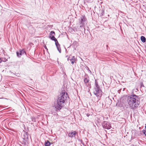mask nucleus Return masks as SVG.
Returning a JSON list of instances; mask_svg holds the SVG:
<instances>
[{"mask_svg": "<svg viewBox=\"0 0 146 146\" xmlns=\"http://www.w3.org/2000/svg\"><path fill=\"white\" fill-rule=\"evenodd\" d=\"M127 102L129 108L133 110L137 109L140 103L138 100V96L135 94L129 96Z\"/></svg>", "mask_w": 146, "mask_h": 146, "instance_id": "nucleus-1", "label": "nucleus"}, {"mask_svg": "<svg viewBox=\"0 0 146 146\" xmlns=\"http://www.w3.org/2000/svg\"><path fill=\"white\" fill-rule=\"evenodd\" d=\"M65 92H62L60 94L58 98L57 105L55 106V108L56 111L60 110L64 106L66 101Z\"/></svg>", "mask_w": 146, "mask_h": 146, "instance_id": "nucleus-2", "label": "nucleus"}, {"mask_svg": "<svg viewBox=\"0 0 146 146\" xmlns=\"http://www.w3.org/2000/svg\"><path fill=\"white\" fill-rule=\"evenodd\" d=\"M86 18L85 16H82L80 17L79 20L80 27L78 29H77V31H80L82 32L85 31V24L86 23Z\"/></svg>", "mask_w": 146, "mask_h": 146, "instance_id": "nucleus-3", "label": "nucleus"}, {"mask_svg": "<svg viewBox=\"0 0 146 146\" xmlns=\"http://www.w3.org/2000/svg\"><path fill=\"white\" fill-rule=\"evenodd\" d=\"M49 38L52 40L54 41L55 42V45L56 46L57 49L59 52L60 53L61 52V49L60 48V45L58 43L57 40L56 38L53 35L52 36H49Z\"/></svg>", "mask_w": 146, "mask_h": 146, "instance_id": "nucleus-4", "label": "nucleus"}, {"mask_svg": "<svg viewBox=\"0 0 146 146\" xmlns=\"http://www.w3.org/2000/svg\"><path fill=\"white\" fill-rule=\"evenodd\" d=\"M94 94L96 96L99 98L101 97L102 96V91L100 88L99 87H95V90L94 91Z\"/></svg>", "mask_w": 146, "mask_h": 146, "instance_id": "nucleus-5", "label": "nucleus"}, {"mask_svg": "<svg viewBox=\"0 0 146 146\" xmlns=\"http://www.w3.org/2000/svg\"><path fill=\"white\" fill-rule=\"evenodd\" d=\"M102 125L104 128L109 129L111 128V124L108 122L105 121Z\"/></svg>", "mask_w": 146, "mask_h": 146, "instance_id": "nucleus-6", "label": "nucleus"}, {"mask_svg": "<svg viewBox=\"0 0 146 146\" xmlns=\"http://www.w3.org/2000/svg\"><path fill=\"white\" fill-rule=\"evenodd\" d=\"M25 53L26 54L25 50H20L16 52L17 56L19 57H20L21 55L24 54Z\"/></svg>", "mask_w": 146, "mask_h": 146, "instance_id": "nucleus-7", "label": "nucleus"}, {"mask_svg": "<svg viewBox=\"0 0 146 146\" xmlns=\"http://www.w3.org/2000/svg\"><path fill=\"white\" fill-rule=\"evenodd\" d=\"M75 58L74 56H72V58L70 57H69L67 59L68 61L70 60L71 64H73L75 61Z\"/></svg>", "mask_w": 146, "mask_h": 146, "instance_id": "nucleus-8", "label": "nucleus"}, {"mask_svg": "<svg viewBox=\"0 0 146 146\" xmlns=\"http://www.w3.org/2000/svg\"><path fill=\"white\" fill-rule=\"evenodd\" d=\"M76 131H72L68 134V136L70 137H75L76 135Z\"/></svg>", "mask_w": 146, "mask_h": 146, "instance_id": "nucleus-9", "label": "nucleus"}, {"mask_svg": "<svg viewBox=\"0 0 146 146\" xmlns=\"http://www.w3.org/2000/svg\"><path fill=\"white\" fill-rule=\"evenodd\" d=\"M89 81V78L87 75H85L84 76V82L85 84L88 83Z\"/></svg>", "mask_w": 146, "mask_h": 146, "instance_id": "nucleus-10", "label": "nucleus"}, {"mask_svg": "<svg viewBox=\"0 0 146 146\" xmlns=\"http://www.w3.org/2000/svg\"><path fill=\"white\" fill-rule=\"evenodd\" d=\"M24 140V144H25L26 141H27L28 140V138L27 137V134H25L24 135L23 137Z\"/></svg>", "mask_w": 146, "mask_h": 146, "instance_id": "nucleus-11", "label": "nucleus"}, {"mask_svg": "<svg viewBox=\"0 0 146 146\" xmlns=\"http://www.w3.org/2000/svg\"><path fill=\"white\" fill-rule=\"evenodd\" d=\"M141 41L143 42H145L146 41V38L143 36H141Z\"/></svg>", "mask_w": 146, "mask_h": 146, "instance_id": "nucleus-12", "label": "nucleus"}, {"mask_svg": "<svg viewBox=\"0 0 146 146\" xmlns=\"http://www.w3.org/2000/svg\"><path fill=\"white\" fill-rule=\"evenodd\" d=\"M50 143L48 141L45 142V146H50Z\"/></svg>", "mask_w": 146, "mask_h": 146, "instance_id": "nucleus-13", "label": "nucleus"}, {"mask_svg": "<svg viewBox=\"0 0 146 146\" xmlns=\"http://www.w3.org/2000/svg\"><path fill=\"white\" fill-rule=\"evenodd\" d=\"M104 14V10L103 9H102L101 10L100 13V16H102Z\"/></svg>", "mask_w": 146, "mask_h": 146, "instance_id": "nucleus-14", "label": "nucleus"}, {"mask_svg": "<svg viewBox=\"0 0 146 146\" xmlns=\"http://www.w3.org/2000/svg\"><path fill=\"white\" fill-rule=\"evenodd\" d=\"M50 36H54L55 35V32L54 31H51L50 32Z\"/></svg>", "mask_w": 146, "mask_h": 146, "instance_id": "nucleus-15", "label": "nucleus"}, {"mask_svg": "<svg viewBox=\"0 0 146 146\" xmlns=\"http://www.w3.org/2000/svg\"><path fill=\"white\" fill-rule=\"evenodd\" d=\"M95 86H96L95 87H99V86L98 85V83L97 82H96H96H95Z\"/></svg>", "mask_w": 146, "mask_h": 146, "instance_id": "nucleus-16", "label": "nucleus"}, {"mask_svg": "<svg viewBox=\"0 0 146 146\" xmlns=\"http://www.w3.org/2000/svg\"><path fill=\"white\" fill-rule=\"evenodd\" d=\"M142 132H143L144 134H145V135L146 136V130H143Z\"/></svg>", "mask_w": 146, "mask_h": 146, "instance_id": "nucleus-17", "label": "nucleus"}, {"mask_svg": "<svg viewBox=\"0 0 146 146\" xmlns=\"http://www.w3.org/2000/svg\"><path fill=\"white\" fill-rule=\"evenodd\" d=\"M140 85H141V87H144V86L143 82L141 83Z\"/></svg>", "mask_w": 146, "mask_h": 146, "instance_id": "nucleus-18", "label": "nucleus"}, {"mask_svg": "<svg viewBox=\"0 0 146 146\" xmlns=\"http://www.w3.org/2000/svg\"><path fill=\"white\" fill-rule=\"evenodd\" d=\"M80 141L81 142V143L84 146L85 145V144L83 142V141L82 140H80Z\"/></svg>", "mask_w": 146, "mask_h": 146, "instance_id": "nucleus-19", "label": "nucleus"}, {"mask_svg": "<svg viewBox=\"0 0 146 146\" xmlns=\"http://www.w3.org/2000/svg\"><path fill=\"white\" fill-rule=\"evenodd\" d=\"M1 62V59H0V63Z\"/></svg>", "mask_w": 146, "mask_h": 146, "instance_id": "nucleus-20", "label": "nucleus"}, {"mask_svg": "<svg viewBox=\"0 0 146 146\" xmlns=\"http://www.w3.org/2000/svg\"><path fill=\"white\" fill-rule=\"evenodd\" d=\"M45 48L46 49H47V48H46V46H45Z\"/></svg>", "mask_w": 146, "mask_h": 146, "instance_id": "nucleus-21", "label": "nucleus"}, {"mask_svg": "<svg viewBox=\"0 0 146 146\" xmlns=\"http://www.w3.org/2000/svg\"><path fill=\"white\" fill-rule=\"evenodd\" d=\"M145 129H146V125H145Z\"/></svg>", "mask_w": 146, "mask_h": 146, "instance_id": "nucleus-22", "label": "nucleus"}, {"mask_svg": "<svg viewBox=\"0 0 146 146\" xmlns=\"http://www.w3.org/2000/svg\"><path fill=\"white\" fill-rule=\"evenodd\" d=\"M133 146H136V145H133Z\"/></svg>", "mask_w": 146, "mask_h": 146, "instance_id": "nucleus-23", "label": "nucleus"}, {"mask_svg": "<svg viewBox=\"0 0 146 146\" xmlns=\"http://www.w3.org/2000/svg\"><path fill=\"white\" fill-rule=\"evenodd\" d=\"M0 107H1V106H0Z\"/></svg>", "mask_w": 146, "mask_h": 146, "instance_id": "nucleus-24", "label": "nucleus"}]
</instances>
